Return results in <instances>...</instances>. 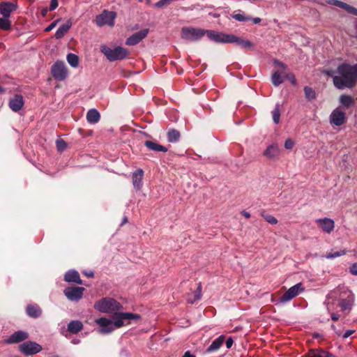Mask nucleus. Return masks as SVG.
<instances>
[{
	"mask_svg": "<svg viewBox=\"0 0 357 357\" xmlns=\"http://www.w3.org/2000/svg\"><path fill=\"white\" fill-rule=\"evenodd\" d=\"M140 316L131 312L114 313L112 317L113 321L105 317L96 319L95 322L99 326V333L107 334L112 332L115 328L123 326L125 323L130 324L131 320L139 319Z\"/></svg>",
	"mask_w": 357,
	"mask_h": 357,
	"instance_id": "nucleus-1",
	"label": "nucleus"
},
{
	"mask_svg": "<svg viewBox=\"0 0 357 357\" xmlns=\"http://www.w3.org/2000/svg\"><path fill=\"white\" fill-rule=\"evenodd\" d=\"M338 75L333 77V84L338 89L352 88L357 82V63H342L337 69Z\"/></svg>",
	"mask_w": 357,
	"mask_h": 357,
	"instance_id": "nucleus-2",
	"label": "nucleus"
},
{
	"mask_svg": "<svg viewBox=\"0 0 357 357\" xmlns=\"http://www.w3.org/2000/svg\"><path fill=\"white\" fill-rule=\"evenodd\" d=\"M93 307L102 313H113L123 309L120 303L110 297H105L97 301L94 303Z\"/></svg>",
	"mask_w": 357,
	"mask_h": 357,
	"instance_id": "nucleus-3",
	"label": "nucleus"
},
{
	"mask_svg": "<svg viewBox=\"0 0 357 357\" xmlns=\"http://www.w3.org/2000/svg\"><path fill=\"white\" fill-rule=\"evenodd\" d=\"M100 51L109 61L123 60L128 55L127 49L122 47H116L112 49L104 45L100 47Z\"/></svg>",
	"mask_w": 357,
	"mask_h": 357,
	"instance_id": "nucleus-4",
	"label": "nucleus"
},
{
	"mask_svg": "<svg viewBox=\"0 0 357 357\" xmlns=\"http://www.w3.org/2000/svg\"><path fill=\"white\" fill-rule=\"evenodd\" d=\"M206 31L200 28L183 27L181 31V37L186 40L197 41L206 34Z\"/></svg>",
	"mask_w": 357,
	"mask_h": 357,
	"instance_id": "nucleus-5",
	"label": "nucleus"
},
{
	"mask_svg": "<svg viewBox=\"0 0 357 357\" xmlns=\"http://www.w3.org/2000/svg\"><path fill=\"white\" fill-rule=\"evenodd\" d=\"M206 35L208 39L217 43H231V39L234 38L233 34H227L213 30H206Z\"/></svg>",
	"mask_w": 357,
	"mask_h": 357,
	"instance_id": "nucleus-6",
	"label": "nucleus"
},
{
	"mask_svg": "<svg viewBox=\"0 0 357 357\" xmlns=\"http://www.w3.org/2000/svg\"><path fill=\"white\" fill-rule=\"evenodd\" d=\"M51 73L54 78L57 81H63L68 77V69L63 61H57L52 66Z\"/></svg>",
	"mask_w": 357,
	"mask_h": 357,
	"instance_id": "nucleus-7",
	"label": "nucleus"
},
{
	"mask_svg": "<svg viewBox=\"0 0 357 357\" xmlns=\"http://www.w3.org/2000/svg\"><path fill=\"white\" fill-rule=\"evenodd\" d=\"M116 13L113 11L104 10L101 14L98 15L96 19V24L98 26L108 25L112 26L114 24Z\"/></svg>",
	"mask_w": 357,
	"mask_h": 357,
	"instance_id": "nucleus-8",
	"label": "nucleus"
},
{
	"mask_svg": "<svg viewBox=\"0 0 357 357\" xmlns=\"http://www.w3.org/2000/svg\"><path fill=\"white\" fill-rule=\"evenodd\" d=\"M84 290L82 287H68L64 289L63 293L69 301H78L82 298Z\"/></svg>",
	"mask_w": 357,
	"mask_h": 357,
	"instance_id": "nucleus-9",
	"label": "nucleus"
},
{
	"mask_svg": "<svg viewBox=\"0 0 357 357\" xmlns=\"http://www.w3.org/2000/svg\"><path fill=\"white\" fill-rule=\"evenodd\" d=\"M303 290L301 283H298L290 287L279 299L280 303H287L295 298L299 291Z\"/></svg>",
	"mask_w": 357,
	"mask_h": 357,
	"instance_id": "nucleus-10",
	"label": "nucleus"
},
{
	"mask_svg": "<svg viewBox=\"0 0 357 357\" xmlns=\"http://www.w3.org/2000/svg\"><path fill=\"white\" fill-rule=\"evenodd\" d=\"M42 347L31 341H26L20 346V351L25 355H33L40 352Z\"/></svg>",
	"mask_w": 357,
	"mask_h": 357,
	"instance_id": "nucleus-11",
	"label": "nucleus"
},
{
	"mask_svg": "<svg viewBox=\"0 0 357 357\" xmlns=\"http://www.w3.org/2000/svg\"><path fill=\"white\" fill-rule=\"evenodd\" d=\"M346 121L345 112L339 108L334 109L330 115V123L336 126L343 125Z\"/></svg>",
	"mask_w": 357,
	"mask_h": 357,
	"instance_id": "nucleus-12",
	"label": "nucleus"
},
{
	"mask_svg": "<svg viewBox=\"0 0 357 357\" xmlns=\"http://www.w3.org/2000/svg\"><path fill=\"white\" fill-rule=\"evenodd\" d=\"M149 30L146 29L140 30L128 37L126 41L127 45H135L146 37Z\"/></svg>",
	"mask_w": 357,
	"mask_h": 357,
	"instance_id": "nucleus-13",
	"label": "nucleus"
},
{
	"mask_svg": "<svg viewBox=\"0 0 357 357\" xmlns=\"http://www.w3.org/2000/svg\"><path fill=\"white\" fill-rule=\"evenodd\" d=\"M315 221L321 229L327 234H331L334 229L335 222L331 218H319L317 219Z\"/></svg>",
	"mask_w": 357,
	"mask_h": 357,
	"instance_id": "nucleus-14",
	"label": "nucleus"
},
{
	"mask_svg": "<svg viewBox=\"0 0 357 357\" xmlns=\"http://www.w3.org/2000/svg\"><path fill=\"white\" fill-rule=\"evenodd\" d=\"M17 9V5L11 2H1L0 4L1 14L6 17H10L12 12Z\"/></svg>",
	"mask_w": 357,
	"mask_h": 357,
	"instance_id": "nucleus-15",
	"label": "nucleus"
},
{
	"mask_svg": "<svg viewBox=\"0 0 357 357\" xmlns=\"http://www.w3.org/2000/svg\"><path fill=\"white\" fill-rule=\"evenodd\" d=\"M24 105L23 97L21 95L16 94L9 101V107L14 112L20 111Z\"/></svg>",
	"mask_w": 357,
	"mask_h": 357,
	"instance_id": "nucleus-16",
	"label": "nucleus"
},
{
	"mask_svg": "<svg viewBox=\"0 0 357 357\" xmlns=\"http://www.w3.org/2000/svg\"><path fill=\"white\" fill-rule=\"evenodd\" d=\"M29 335L27 333L22 331H18L17 332H15L13 335H11L10 337L6 340V342L8 344L18 343L27 339Z\"/></svg>",
	"mask_w": 357,
	"mask_h": 357,
	"instance_id": "nucleus-17",
	"label": "nucleus"
},
{
	"mask_svg": "<svg viewBox=\"0 0 357 357\" xmlns=\"http://www.w3.org/2000/svg\"><path fill=\"white\" fill-rule=\"evenodd\" d=\"M144 176V171L138 169L132 173V185L137 190H140L142 186V179Z\"/></svg>",
	"mask_w": 357,
	"mask_h": 357,
	"instance_id": "nucleus-18",
	"label": "nucleus"
},
{
	"mask_svg": "<svg viewBox=\"0 0 357 357\" xmlns=\"http://www.w3.org/2000/svg\"><path fill=\"white\" fill-rule=\"evenodd\" d=\"M280 154V149L277 144L269 145L264 152V155L268 159H275Z\"/></svg>",
	"mask_w": 357,
	"mask_h": 357,
	"instance_id": "nucleus-19",
	"label": "nucleus"
},
{
	"mask_svg": "<svg viewBox=\"0 0 357 357\" xmlns=\"http://www.w3.org/2000/svg\"><path fill=\"white\" fill-rule=\"evenodd\" d=\"M64 280L68 282H75L79 284L82 283L78 272L74 270L68 271L65 274Z\"/></svg>",
	"mask_w": 357,
	"mask_h": 357,
	"instance_id": "nucleus-20",
	"label": "nucleus"
},
{
	"mask_svg": "<svg viewBox=\"0 0 357 357\" xmlns=\"http://www.w3.org/2000/svg\"><path fill=\"white\" fill-rule=\"evenodd\" d=\"M225 340V335H220L215 340H214L210 346L206 349L207 353H212L218 351L222 345Z\"/></svg>",
	"mask_w": 357,
	"mask_h": 357,
	"instance_id": "nucleus-21",
	"label": "nucleus"
},
{
	"mask_svg": "<svg viewBox=\"0 0 357 357\" xmlns=\"http://www.w3.org/2000/svg\"><path fill=\"white\" fill-rule=\"evenodd\" d=\"M328 3L330 4L336 6L339 8H343L350 13L357 15V9L349 6V4H347L346 3H344V2L338 1V0H329Z\"/></svg>",
	"mask_w": 357,
	"mask_h": 357,
	"instance_id": "nucleus-22",
	"label": "nucleus"
},
{
	"mask_svg": "<svg viewBox=\"0 0 357 357\" xmlns=\"http://www.w3.org/2000/svg\"><path fill=\"white\" fill-rule=\"evenodd\" d=\"M307 357H336L333 354L321 349H310L307 353Z\"/></svg>",
	"mask_w": 357,
	"mask_h": 357,
	"instance_id": "nucleus-23",
	"label": "nucleus"
},
{
	"mask_svg": "<svg viewBox=\"0 0 357 357\" xmlns=\"http://www.w3.org/2000/svg\"><path fill=\"white\" fill-rule=\"evenodd\" d=\"M286 73L279 70L275 71L271 76V82L275 86H279L284 82Z\"/></svg>",
	"mask_w": 357,
	"mask_h": 357,
	"instance_id": "nucleus-24",
	"label": "nucleus"
},
{
	"mask_svg": "<svg viewBox=\"0 0 357 357\" xmlns=\"http://www.w3.org/2000/svg\"><path fill=\"white\" fill-rule=\"evenodd\" d=\"M145 146L151 151L157 152H167V149L153 141H146L144 142Z\"/></svg>",
	"mask_w": 357,
	"mask_h": 357,
	"instance_id": "nucleus-25",
	"label": "nucleus"
},
{
	"mask_svg": "<svg viewBox=\"0 0 357 357\" xmlns=\"http://www.w3.org/2000/svg\"><path fill=\"white\" fill-rule=\"evenodd\" d=\"M83 328V324L80 321L74 320L71 321L68 324V331L73 334H76L82 331Z\"/></svg>",
	"mask_w": 357,
	"mask_h": 357,
	"instance_id": "nucleus-26",
	"label": "nucleus"
},
{
	"mask_svg": "<svg viewBox=\"0 0 357 357\" xmlns=\"http://www.w3.org/2000/svg\"><path fill=\"white\" fill-rule=\"evenodd\" d=\"M100 118V113L96 109H91L86 114V119L90 123H96Z\"/></svg>",
	"mask_w": 357,
	"mask_h": 357,
	"instance_id": "nucleus-27",
	"label": "nucleus"
},
{
	"mask_svg": "<svg viewBox=\"0 0 357 357\" xmlns=\"http://www.w3.org/2000/svg\"><path fill=\"white\" fill-rule=\"evenodd\" d=\"M27 314L33 318H37L41 314V310L40 307L37 305H29L26 307V309Z\"/></svg>",
	"mask_w": 357,
	"mask_h": 357,
	"instance_id": "nucleus-28",
	"label": "nucleus"
},
{
	"mask_svg": "<svg viewBox=\"0 0 357 357\" xmlns=\"http://www.w3.org/2000/svg\"><path fill=\"white\" fill-rule=\"evenodd\" d=\"M234 39H231V43H236L242 48L251 49L252 43L248 40H244L241 38L237 37L234 35Z\"/></svg>",
	"mask_w": 357,
	"mask_h": 357,
	"instance_id": "nucleus-29",
	"label": "nucleus"
},
{
	"mask_svg": "<svg viewBox=\"0 0 357 357\" xmlns=\"http://www.w3.org/2000/svg\"><path fill=\"white\" fill-rule=\"evenodd\" d=\"M70 26L71 24L69 22L61 25L55 33V38L56 39L63 38L64 35L68 31Z\"/></svg>",
	"mask_w": 357,
	"mask_h": 357,
	"instance_id": "nucleus-30",
	"label": "nucleus"
},
{
	"mask_svg": "<svg viewBox=\"0 0 357 357\" xmlns=\"http://www.w3.org/2000/svg\"><path fill=\"white\" fill-rule=\"evenodd\" d=\"M202 297V286L201 283H199L197 290L192 294L189 295L188 301L190 303H194L199 301Z\"/></svg>",
	"mask_w": 357,
	"mask_h": 357,
	"instance_id": "nucleus-31",
	"label": "nucleus"
},
{
	"mask_svg": "<svg viewBox=\"0 0 357 357\" xmlns=\"http://www.w3.org/2000/svg\"><path fill=\"white\" fill-rule=\"evenodd\" d=\"M180 132L175 129L169 130L167 132V140L171 143H176L179 140Z\"/></svg>",
	"mask_w": 357,
	"mask_h": 357,
	"instance_id": "nucleus-32",
	"label": "nucleus"
},
{
	"mask_svg": "<svg viewBox=\"0 0 357 357\" xmlns=\"http://www.w3.org/2000/svg\"><path fill=\"white\" fill-rule=\"evenodd\" d=\"M340 103L347 108L350 107L354 104V98L349 95H342L340 98Z\"/></svg>",
	"mask_w": 357,
	"mask_h": 357,
	"instance_id": "nucleus-33",
	"label": "nucleus"
},
{
	"mask_svg": "<svg viewBox=\"0 0 357 357\" xmlns=\"http://www.w3.org/2000/svg\"><path fill=\"white\" fill-rule=\"evenodd\" d=\"M66 59L68 63L73 67L77 68L79 64V58L78 56L73 53L68 54L66 56Z\"/></svg>",
	"mask_w": 357,
	"mask_h": 357,
	"instance_id": "nucleus-34",
	"label": "nucleus"
},
{
	"mask_svg": "<svg viewBox=\"0 0 357 357\" xmlns=\"http://www.w3.org/2000/svg\"><path fill=\"white\" fill-rule=\"evenodd\" d=\"M11 26V22L9 17H3L0 18V29L3 30H9Z\"/></svg>",
	"mask_w": 357,
	"mask_h": 357,
	"instance_id": "nucleus-35",
	"label": "nucleus"
},
{
	"mask_svg": "<svg viewBox=\"0 0 357 357\" xmlns=\"http://www.w3.org/2000/svg\"><path fill=\"white\" fill-rule=\"evenodd\" d=\"M231 17L238 22H247L251 20L252 17L248 15H245L243 13H238L233 14Z\"/></svg>",
	"mask_w": 357,
	"mask_h": 357,
	"instance_id": "nucleus-36",
	"label": "nucleus"
},
{
	"mask_svg": "<svg viewBox=\"0 0 357 357\" xmlns=\"http://www.w3.org/2000/svg\"><path fill=\"white\" fill-rule=\"evenodd\" d=\"M261 216L264 219L271 225H276L278 223V220L273 215L266 213L265 212L261 213Z\"/></svg>",
	"mask_w": 357,
	"mask_h": 357,
	"instance_id": "nucleus-37",
	"label": "nucleus"
},
{
	"mask_svg": "<svg viewBox=\"0 0 357 357\" xmlns=\"http://www.w3.org/2000/svg\"><path fill=\"white\" fill-rule=\"evenodd\" d=\"M347 252V251L344 250L335 252H330V253L326 254L325 255V257L326 259H334L335 257L343 256V255H346Z\"/></svg>",
	"mask_w": 357,
	"mask_h": 357,
	"instance_id": "nucleus-38",
	"label": "nucleus"
},
{
	"mask_svg": "<svg viewBox=\"0 0 357 357\" xmlns=\"http://www.w3.org/2000/svg\"><path fill=\"white\" fill-rule=\"evenodd\" d=\"M304 92L307 99L312 100L315 98V91L312 88L305 86L304 88Z\"/></svg>",
	"mask_w": 357,
	"mask_h": 357,
	"instance_id": "nucleus-39",
	"label": "nucleus"
},
{
	"mask_svg": "<svg viewBox=\"0 0 357 357\" xmlns=\"http://www.w3.org/2000/svg\"><path fill=\"white\" fill-rule=\"evenodd\" d=\"M273 120L275 123L278 124L280 122V112L278 105H276L275 108L272 112Z\"/></svg>",
	"mask_w": 357,
	"mask_h": 357,
	"instance_id": "nucleus-40",
	"label": "nucleus"
},
{
	"mask_svg": "<svg viewBox=\"0 0 357 357\" xmlns=\"http://www.w3.org/2000/svg\"><path fill=\"white\" fill-rule=\"evenodd\" d=\"M340 306L342 311H344L347 310H350L351 308V305L350 302L345 299H342L340 301Z\"/></svg>",
	"mask_w": 357,
	"mask_h": 357,
	"instance_id": "nucleus-41",
	"label": "nucleus"
},
{
	"mask_svg": "<svg viewBox=\"0 0 357 357\" xmlns=\"http://www.w3.org/2000/svg\"><path fill=\"white\" fill-rule=\"evenodd\" d=\"M66 143L63 139H58L56 141V148L58 151H62L66 148Z\"/></svg>",
	"mask_w": 357,
	"mask_h": 357,
	"instance_id": "nucleus-42",
	"label": "nucleus"
},
{
	"mask_svg": "<svg viewBox=\"0 0 357 357\" xmlns=\"http://www.w3.org/2000/svg\"><path fill=\"white\" fill-rule=\"evenodd\" d=\"M285 78L288 79L293 85H296V77H295L294 74H292V73H286Z\"/></svg>",
	"mask_w": 357,
	"mask_h": 357,
	"instance_id": "nucleus-43",
	"label": "nucleus"
},
{
	"mask_svg": "<svg viewBox=\"0 0 357 357\" xmlns=\"http://www.w3.org/2000/svg\"><path fill=\"white\" fill-rule=\"evenodd\" d=\"M294 145V142L291 139H287L284 142V147L287 149H291Z\"/></svg>",
	"mask_w": 357,
	"mask_h": 357,
	"instance_id": "nucleus-44",
	"label": "nucleus"
},
{
	"mask_svg": "<svg viewBox=\"0 0 357 357\" xmlns=\"http://www.w3.org/2000/svg\"><path fill=\"white\" fill-rule=\"evenodd\" d=\"M58 7V1L57 0H51L50 5V10H54Z\"/></svg>",
	"mask_w": 357,
	"mask_h": 357,
	"instance_id": "nucleus-45",
	"label": "nucleus"
},
{
	"mask_svg": "<svg viewBox=\"0 0 357 357\" xmlns=\"http://www.w3.org/2000/svg\"><path fill=\"white\" fill-rule=\"evenodd\" d=\"M350 273L354 275H357V263L353 264L350 267Z\"/></svg>",
	"mask_w": 357,
	"mask_h": 357,
	"instance_id": "nucleus-46",
	"label": "nucleus"
},
{
	"mask_svg": "<svg viewBox=\"0 0 357 357\" xmlns=\"http://www.w3.org/2000/svg\"><path fill=\"white\" fill-rule=\"evenodd\" d=\"M274 63H275L276 66H278V67L281 68L282 69H283V70H284L287 68V65H286L285 63H284L283 62L280 61H278V60H275V61H274Z\"/></svg>",
	"mask_w": 357,
	"mask_h": 357,
	"instance_id": "nucleus-47",
	"label": "nucleus"
},
{
	"mask_svg": "<svg viewBox=\"0 0 357 357\" xmlns=\"http://www.w3.org/2000/svg\"><path fill=\"white\" fill-rule=\"evenodd\" d=\"M234 341L231 337H229L226 340V347L227 349H230L233 345Z\"/></svg>",
	"mask_w": 357,
	"mask_h": 357,
	"instance_id": "nucleus-48",
	"label": "nucleus"
},
{
	"mask_svg": "<svg viewBox=\"0 0 357 357\" xmlns=\"http://www.w3.org/2000/svg\"><path fill=\"white\" fill-rule=\"evenodd\" d=\"M354 333V331L353 330H348L347 331L344 335H343V338H347L349 337L350 335H351L353 333Z\"/></svg>",
	"mask_w": 357,
	"mask_h": 357,
	"instance_id": "nucleus-49",
	"label": "nucleus"
},
{
	"mask_svg": "<svg viewBox=\"0 0 357 357\" xmlns=\"http://www.w3.org/2000/svg\"><path fill=\"white\" fill-rule=\"evenodd\" d=\"M56 25V22L51 23L46 29L45 31H51Z\"/></svg>",
	"mask_w": 357,
	"mask_h": 357,
	"instance_id": "nucleus-50",
	"label": "nucleus"
},
{
	"mask_svg": "<svg viewBox=\"0 0 357 357\" xmlns=\"http://www.w3.org/2000/svg\"><path fill=\"white\" fill-rule=\"evenodd\" d=\"M340 315L337 314L332 313L331 314V319L333 321H337L339 319Z\"/></svg>",
	"mask_w": 357,
	"mask_h": 357,
	"instance_id": "nucleus-51",
	"label": "nucleus"
},
{
	"mask_svg": "<svg viewBox=\"0 0 357 357\" xmlns=\"http://www.w3.org/2000/svg\"><path fill=\"white\" fill-rule=\"evenodd\" d=\"M48 10L49 9L47 8H44L41 10V15L43 17H45L47 15Z\"/></svg>",
	"mask_w": 357,
	"mask_h": 357,
	"instance_id": "nucleus-52",
	"label": "nucleus"
},
{
	"mask_svg": "<svg viewBox=\"0 0 357 357\" xmlns=\"http://www.w3.org/2000/svg\"><path fill=\"white\" fill-rule=\"evenodd\" d=\"M182 357H196L195 355L192 354L189 351H185Z\"/></svg>",
	"mask_w": 357,
	"mask_h": 357,
	"instance_id": "nucleus-53",
	"label": "nucleus"
},
{
	"mask_svg": "<svg viewBox=\"0 0 357 357\" xmlns=\"http://www.w3.org/2000/svg\"><path fill=\"white\" fill-rule=\"evenodd\" d=\"M84 274L85 275H86L87 277L89 278H92L93 277V271H89V272H84Z\"/></svg>",
	"mask_w": 357,
	"mask_h": 357,
	"instance_id": "nucleus-54",
	"label": "nucleus"
},
{
	"mask_svg": "<svg viewBox=\"0 0 357 357\" xmlns=\"http://www.w3.org/2000/svg\"><path fill=\"white\" fill-rule=\"evenodd\" d=\"M251 20L253 21L254 24H259L261 20L259 17L252 18Z\"/></svg>",
	"mask_w": 357,
	"mask_h": 357,
	"instance_id": "nucleus-55",
	"label": "nucleus"
},
{
	"mask_svg": "<svg viewBox=\"0 0 357 357\" xmlns=\"http://www.w3.org/2000/svg\"><path fill=\"white\" fill-rule=\"evenodd\" d=\"M325 73H326L328 75L331 76L333 78V77L335 76V75H333V70H326Z\"/></svg>",
	"mask_w": 357,
	"mask_h": 357,
	"instance_id": "nucleus-56",
	"label": "nucleus"
},
{
	"mask_svg": "<svg viewBox=\"0 0 357 357\" xmlns=\"http://www.w3.org/2000/svg\"><path fill=\"white\" fill-rule=\"evenodd\" d=\"M243 215L245 216L246 218H249L250 217V214L247 211H243Z\"/></svg>",
	"mask_w": 357,
	"mask_h": 357,
	"instance_id": "nucleus-57",
	"label": "nucleus"
},
{
	"mask_svg": "<svg viewBox=\"0 0 357 357\" xmlns=\"http://www.w3.org/2000/svg\"><path fill=\"white\" fill-rule=\"evenodd\" d=\"M72 342L75 344H78L79 342V340H73Z\"/></svg>",
	"mask_w": 357,
	"mask_h": 357,
	"instance_id": "nucleus-58",
	"label": "nucleus"
},
{
	"mask_svg": "<svg viewBox=\"0 0 357 357\" xmlns=\"http://www.w3.org/2000/svg\"><path fill=\"white\" fill-rule=\"evenodd\" d=\"M127 221H128V219H127V218H126V217H125V218H123V223H125V222H126Z\"/></svg>",
	"mask_w": 357,
	"mask_h": 357,
	"instance_id": "nucleus-59",
	"label": "nucleus"
},
{
	"mask_svg": "<svg viewBox=\"0 0 357 357\" xmlns=\"http://www.w3.org/2000/svg\"><path fill=\"white\" fill-rule=\"evenodd\" d=\"M1 91H3V89H2V87L0 86V92H1Z\"/></svg>",
	"mask_w": 357,
	"mask_h": 357,
	"instance_id": "nucleus-60",
	"label": "nucleus"
},
{
	"mask_svg": "<svg viewBox=\"0 0 357 357\" xmlns=\"http://www.w3.org/2000/svg\"><path fill=\"white\" fill-rule=\"evenodd\" d=\"M54 357H59V356H54Z\"/></svg>",
	"mask_w": 357,
	"mask_h": 357,
	"instance_id": "nucleus-61",
	"label": "nucleus"
}]
</instances>
